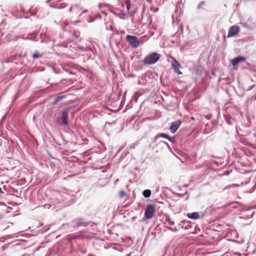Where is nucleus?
Segmentation results:
<instances>
[{
	"instance_id": "nucleus-30",
	"label": "nucleus",
	"mask_w": 256,
	"mask_h": 256,
	"mask_svg": "<svg viewBox=\"0 0 256 256\" xmlns=\"http://www.w3.org/2000/svg\"><path fill=\"white\" fill-rule=\"evenodd\" d=\"M2 193H3V192H2V188H0V194H2Z\"/></svg>"
},
{
	"instance_id": "nucleus-5",
	"label": "nucleus",
	"mask_w": 256,
	"mask_h": 256,
	"mask_svg": "<svg viewBox=\"0 0 256 256\" xmlns=\"http://www.w3.org/2000/svg\"><path fill=\"white\" fill-rule=\"evenodd\" d=\"M68 110L65 108L62 112V116L60 118L62 120V124L64 125H67L68 124Z\"/></svg>"
},
{
	"instance_id": "nucleus-19",
	"label": "nucleus",
	"mask_w": 256,
	"mask_h": 256,
	"mask_svg": "<svg viewBox=\"0 0 256 256\" xmlns=\"http://www.w3.org/2000/svg\"><path fill=\"white\" fill-rule=\"evenodd\" d=\"M205 4V2H201L198 4L197 8L198 9H200Z\"/></svg>"
},
{
	"instance_id": "nucleus-3",
	"label": "nucleus",
	"mask_w": 256,
	"mask_h": 256,
	"mask_svg": "<svg viewBox=\"0 0 256 256\" xmlns=\"http://www.w3.org/2000/svg\"><path fill=\"white\" fill-rule=\"evenodd\" d=\"M126 39L130 44L134 48H137L140 46V42L135 36L128 35Z\"/></svg>"
},
{
	"instance_id": "nucleus-2",
	"label": "nucleus",
	"mask_w": 256,
	"mask_h": 256,
	"mask_svg": "<svg viewBox=\"0 0 256 256\" xmlns=\"http://www.w3.org/2000/svg\"><path fill=\"white\" fill-rule=\"evenodd\" d=\"M155 211V208L154 204H148L144 212V216L148 219H151L153 216Z\"/></svg>"
},
{
	"instance_id": "nucleus-9",
	"label": "nucleus",
	"mask_w": 256,
	"mask_h": 256,
	"mask_svg": "<svg viewBox=\"0 0 256 256\" xmlns=\"http://www.w3.org/2000/svg\"><path fill=\"white\" fill-rule=\"evenodd\" d=\"M246 60V58L245 57L242 56H237V57L234 58V59H232L231 60L230 62H231V64H232V66H235L236 64H238V63L244 61Z\"/></svg>"
},
{
	"instance_id": "nucleus-17",
	"label": "nucleus",
	"mask_w": 256,
	"mask_h": 256,
	"mask_svg": "<svg viewBox=\"0 0 256 256\" xmlns=\"http://www.w3.org/2000/svg\"><path fill=\"white\" fill-rule=\"evenodd\" d=\"M49 6L52 8H57V9H62V8H63V7H58V4H56V5H54L52 4V3L50 4Z\"/></svg>"
},
{
	"instance_id": "nucleus-11",
	"label": "nucleus",
	"mask_w": 256,
	"mask_h": 256,
	"mask_svg": "<svg viewBox=\"0 0 256 256\" xmlns=\"http://www.w3.org/2000/svg\"><path fill=\"white\" fill-rule=\"evenodd\" d=\"M187 216L190 219L196 220L200 218V215L197 212H194L192 213H188Z\"/></svg>"
},
{
	"instance_id": "nucleus-15",
	"label": "nucleus",
	"mask_w": 256,
	"mask_h": 256,
	"mask_svg": "<svg viewBox=\"0 0 256 256\" xmlns=\"http://www.w3.org/2000/svg\"><path fill=\"white\" fill-rule=\"evenodd\" d=\"M43 56L42 54H40L38 52L34 53L32 55V58L34 59L39 58Z\"/></svg>"
},
{
	"instance_id": "nucleus-27",
	"label": "nucleus",
	"mask_w": 256,
	"mask_h": 256,
	"mask_svg": "<svg viewBox=\"0 0 256 256\" xmlns=\"http://www.w3.org/2000/svg\"><path fill=\"white\" fill-rule=\"evenodd\" d=\"M65 6H66V5L64 4H62L60 5H59L58 4V7H63V8H64Z\"/></svg>"
},
{
	"instance_id": "nucleus-1",
	"label": "nucleus",
	"mask_w": 256,
	"mask_h": 256,
	"mask_svg": "<svg viewBox=\"0 0 256 256\" xmlns=\"http://www.w3.org/2000/svg\"><path fill=\"white\" fill-rule=\"evenodd\" d=\"M160 54L156 52H153L148 55L144 60V63L146 64H155L160 58Z\"/></svg>"
},
{
	"instance_id": "nucleus-20",
	"label": "nucleus",
	"mask_w": 256,
	"mask_h": 256,
	"mask_svg": "<svg viewBox=\"0 0 256 256\" xmlns=\"http://www.w3.org/2000/svg\"><path fill=\"white\" fill-rule=\"evenodd\" d=\"M37 34L36 32H32L29 34L27 36H28L29 37H34V40H35L36 36Z\"/></svg>"
},
{
	"instance_id": "nucleus-10",
	"label": "nucleus",
	"mask_w": 256,
	"mask_h": 256,
	"mask_svg": "<svg viewBox=\"0 0 256 256\" xmlns=\"http://www.w3.org/2000/svg\"><path fill=\"white\" fill-rule=\"evenodd\" d=\"M172 66L176 73L178 74H182V72L179 70L180 65L177 61L174 60V62L172 63Z\"/></svg>"
},
{
	"instance_id": "nucleus-13",
	"label": "nucleus",
	"mask_w": 256,
	"mask_h": 256,
	"mask_svg": "<svg viewBox=\"0 0 256 256\" xmlns=\"http://www.w3.org/2000/svg\"><path fill=\"white\" fill-rule=\"evenodd\" d=\"M142 194L144 197L148 198L151 195V191L150 190H145L143 191Z\"/></svg>"
},
{
	"instance_id": "nucleus-33",
	"label": "nucleus",
	"mask_w": 256,
	"mask_h": 256,
	"mask_svg": "<svg viewBox=\"0 0 256 256\" xmlns=\"http://www.w3.org/2000/svg\"><path fill=\"white\" fill-rule=\"evenodd\" d=\"M242 24L243 26H246V24Z\"/></svg>"
},
{
	"instance_id": "nucleus-14",
	"label": "nucleus",
	"mask_w": 256,
	"mask_h": 256,
	"mask_svg": "<svg viewBox=\"0 0 256 256\" xmlns=\"http://www.w3.org/2000/svg\"><path fill=\"white\" fill-rule=\"evenodd\" d=\"M164 217H165V220L166 222H168V223L170 225L173 226L174 224V222L171 220L170 216L168 214H166L164 216Z\"/></svg>"
},
{
	"instance_id": "nucleus-21",
	"label": "nucleus",
	"mask_w": 256,
	"mask_h": 256,
	"mask_svg": "<svg viewBox=\"0 0 256 256\" xmlns=\"http://www.w3.org/2000/svg\"><path fill=\"white\" fill-rule=\"evenodd\" d=\"M238 185L236 184H232L231 186H226L225 188H224V190L226 189H227V188H234V187H236Z\"/></svg>"
},
{
	"instance_id": "nucleus-31",
	"label": "nucleus",
	"mask_w": 256,
	"mask_h": 256,
	"mask_svg": "<svg viewBox=\"0 0 256 256\" xmlns=\"http://www.w3.org/2000/svg\"><path fill=\"white\" fill-rule=\"evenodd\" d=\"M131 254H128L126 255V256H130Z\"/></svg>"
},
{
	"instance_id": "nucleus-25",
	"label": "nucleus",
	"mask_w": 256,
	"mask_h": 256,
	"mask_svg": "<svg viewBox=\"0 0 256 256\" xmlns=\"http://www.w3.org/2000/svg\"><path fill=\"white\" fill-rule=\"evenodd\" d=\"M178 230V228L176 227L174 228H172V229H171V231H172V232H177Z\"/></svg>"
},
{
	"instance_id": "nucleus-22",
	"label": "nucleus",
	"mask_w": 256,
	"mask_h": 256,
	"mask_svg": "<svg viewBox=\"0 0 256 256\" xmlns=\"http://www.w3.org/2000/svg\"><path fill=\"white\" fill-rule=\"evenodd\" d=\"M150 10L151 11H152L154 12H156L158 11V8H154V6H150Z\"/></svg>"
},
{
	"instance_id": "nucleus-4",
	"label": "nucleus",
	"mask_w": 256,
	"mask_h": 256,
	"mask_svg": "<svg viewBox=\"0 0 256 256\" xmlns=\"http://www.w3.org/2000/svg\"><path fill=\"white\" fill-rule=\"evenodd\" d=\"M240 30V28L238 26H233L229 28L228 38H230L236 35Z\"/></svg>"
},
{
	"instance_id": "nucleus-12",
	"label": "nucleus",
	"mask_w": 256,
	"mask_h": 256,
	"mask_svg": "<svg viewBox=\"0 0 256 256\" xmlns=\"http://www.w3.org/2000/svg\"><path fill=\"white\" fill-rule=\"evenodd\" d=\"M66 96H65V95L58 96L56 97L55 98L54 101L52 102V104L55 105V104H57L58 102L64 100L66 98Z\"/></svg>"
},
{
	"instance_id": "nucleus-35",
	"label": "nucleus",
	"mask_w": 256,
	"mask_h": 256,
	"mask_svg": "<svg viewBox=\"0 0 256 256\" xmlns=\"http://www.w3.org/2000/svg\"><path fill=\"white\" fill-rule=\"evenodd\" d=\"M82 252L83 254H85V253H86V252H85V251H83V252Z\"/></svg>"
},
{
	"instance_id": "nucleus-26",
	"label": "nucleus",
	"mask_w": 256,
	"mask_h": 256,
	"mask_svg": "<svg viewBox=\"0 0 256 256\" xmlns=\"http://www.w3.org/2000/svg\"><path fill=\"white\" fill-rule=\"evenodd\" d=\"M130 8V4H128V2L126 3V8L127 10H128Z\"/></svg>"
},
{
	"instance_id": "nucleus-23",
	"label": "nucleus",
	"mask_w": 256,
	"mask_h": 256,
	"mask_svg": "<svg viewBox=\"0 0 256 256\" xmlns=\"http://www.w3.org/2000/svg\"><path fill=\"white\" fill-rule=\"evenodd\" d=\"M42 207L44 208H50V204H45Z\"/></svg>"
},
{
	"instance_id": "nucleus-16",
	"label": "nucleus",
	"mask_w": 256,
	"mask_h": 256,
	"mask_svg": "<svg viewBox=\"0 0 256 256\" xmlns=\"http://www.w3.org/2000/svg\"><path fill=\"white\" fill-rule=\"evenodd\" d=\"M48 36L46 34V33H43L42 32L40 34V38H42L41 42H43L46 41L45 38H47Z\"/></svg>"
},
{
	"instance_id": "nucleus-8",
	"label": "nucleus",
	"mask_w": 256,
	"mask_h": 256,
	"mask_svg": "<svg viewBox=\"0 0 256 256\" xmlns=\"http://www.w3.org/2000/svg\"><path fill=\"white\" fill-rule=\"evenodd\" d=\"M159 138H164L167 139L170 142H173L172 139L167 134H163V133L158 134H156L154 138V142H156L157 140Z\"/></svg>"
},
{
	"instance_id": "nucleus-6",
	"label": "nucleus",
	"mask_w": 256,
	"mask_h": 256,
	"mask_svg": "<svg viewBox=\"0 0 256 256\" xmlns=\"http://www.w3.org/2000/svg\"><path fill=\"white\" fill-rule=\"evenodd\" d=\"M182 122L180 120H177L172 122L170 126V130L172 134H174L178 128L180 126Z\"/></svg>"
},
{
	"instance_id": "nucleus-29",
	"label": "nucleus",
	"mask_w": 256,
	"mask_h": 256,
	"mask_svg": "<svg viewBox=\"0 0 256 256\" xmlns=\"http://www.w3.org/2000/svg\"><path fill=\"white\" fill-rule=\"evenodd\" d=\"M72 8H70V9H69V12H72Z\"/></svg>"
},
{
	"instance_id": "nucleus-34",
	"label": "nucleus",
	"mask_w": 256,
	"mask_h": 256,
	"mask_svg": "<svg viewBox=\"0 0 256 256\" xmlns=\"http://www.w3.org/2000/svg\"><path fill=\"white\" fill-rule=\"evenodd\" d=\"M160 142H162V143L166 144V142H164V141H161Z\"/></svg>"
},
{
	"instance_id": "nucleus-24",
	"label": "nucleus",
	"mask_w": 256,
	"mask_h": 256,
	"mask_svg": "<svg viewBox=\"0 0 256 256\" xmlns=\"http://www.w3.org/2000/svg\"><path fill=\"white\" fill-rule=\"evenodd\" d=\"M255 86V84L252 85L250 86L247 89V90L249 91L252 90L254 87Z\"/></svg>"
},
{
	"instance_id": "nucleus-7",
	"label": "nucleus",
	"mask_w": 256,
	"mask_h": 256,
	"mask_svg": "<svg viewBox=\"0 0 256 256\" xmlns=\"http://www.w3.org/2000/svg\"><path fill=\"white\" fill-rule=\"evenodd\" d=\"M74 226H86L88 222H85L84 219L78 218L74 220L72 222Z\"/></svg>"
},
{
	"instance_id": "nucleus-18",
	"label": "nucleus",
	"mask_w": 256,
	"mask_h": 256,
	"mask_svg": "<svg viewBox=\"0 0 256 256\" xmlns=\"http://www.w3.org/2000/svg\"><path fill=\"white\" fill-rule=\"evenodd\" d=\"M20 38V37H18V38ZM20 38L24 40H34V37H29L28 36H26V37H25L24 36H21ZM18 38L16 39H18Z\"/></svg>"
},
{
	"instance_id": "nucleus-32",
	"label": "nucleus",
	"mask_w": 256,
	"mask_h": 256,
	"mask_svg": "<svg viewBox=\"0 0 256 256\" xmlns=\"http://www.w3.org/2000/svg\"><path fill=\"white\" fill-rule=\"evenodd\" d=\"M147 1L149 2H152V0H147Z\"/></svg>"
},
{
	"instance_id": "nucleus-28",
	"label": "nucleus",
	"mask_w": 256,
	"mask_h": 256,
	"mask_svg": "<svg viewBox=\"0 0 256 256\" xmlns=\"http://www.w3.org/2000/svg\"><path fill=\"white\" fill-rule=\"evenodd\" d=\"M166 228L168 230H171V229H172V228L166 226Z\"/></svg>"
}]
</instances>
